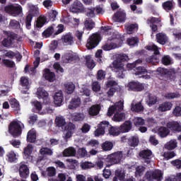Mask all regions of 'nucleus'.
Returning <instances> with one entry per match:
<instances>
[{
    "mask_svg": "<svg viewBox=\"0 0 181 181\" xmlns=\"http://www.w3.org/2000/svg\"><path fill=\"white\" fill-rule=\"evenodd\" d=\"M114 146V144H112L110 141H105L102 144V148L103 151H111Z\"/></svg>",
    "mask_w": 181,
    "mask_h": 181,
    "instance_id": "obj_54",
    "label": "nucleus"
},
{
    "mask_svg": "<svg viewBox=\"0 0 181 181\" xmlns=\"http://www.w3.org/2000/svg\"><path fill=\"white\" fill-rule=\"evenodd\" d=\"M145 178L148 181H162L163 180V171L160 170H153L147 171Z\"/></svg>",
    "mask_w": 181,
    "mask_h": 181,
    "instance_id": "obj_5",
    "label": "nucleus"
},
{
    "mask_svg": "<svg viewBox=\"0 0 181 181\" xmlns=\"http://www.w3.org/2000/svg\"><path fill=\"white\" fill-rule=\"evenodd\" d=\"M122 152L117 151L116 153H112L107 156V160L112 165H115L117 163H119L121 160H122L123 158Z\"/></svg>",
    "mask_w": 181,
    "mask_h": 181,
    "instance_id": "obj_7",
    "label": "nucleus"
},
{
    "mask_svg": "<svg viewBox=\"0 0 181 181\" xmlns=\"http://www.w3.org/2000/svg\"><path fill=\"white\" fill-rule=\"evenodd\" d=\"M47 175L49 177H53V176H56V168L54 167H49L47 168Z\"/></svg>",
    "mask_w": 181,
    "mask_h": 181,
    "instance_id": "obj_61",
    "label": "nucleus"
},
{
    "mask_svg": "<svg viewBox=\"0 0 181 181\" xmlns=\"http://www.w3.org/2000/svg\"><path fill=\"white\" fill-rule=\"evenodd\" d=\"M173 107V104L170 102H164L159 105L158 110L160 112H165L166 111H170Z\"/></svg>",
    "mask_w": 181,
    "mask_h": 181,
    "instance_id": "obj_20",
    "label": "nucleus"
},
{
    "mask_svg": "<svg viewBox=\"0 0 181 181\" xmlns=\"http://www.w3.org/2000/svg\"><path fill=\"white\" fill-rule=\"evenodd\" d=\"M167 128L173 132H181V124L178 122H169L167 123Z\"/></svg>",
    "mask_w": 181,
    "mask_h": 181,
    "instance_id": "obj_17",
    "label": "nucleus"
},
{
    "mask_svg": "<svg viewBox=\"0 0 181 181\" xmlns=\"http://www.w3.org/2000/svg\"><path fill=\"white\" fill-rule=\"evenodd\" d=\"M148 25H153V23H160V20L158 18L151 17L147 20Z\"/></svg>",
    "mask_w": 181,
    "mask_h": 181,
    "instance_id": "obj_64",
    "label": "nucleus"
},
{
    "mask_svg": "<svg viewBox=\"0 0 181 181\" xmlns=\"http://www.w3.org/2000/svg\"><path fill=\"white\" fill-rule=\"evenodd\" d=\"M7 160L8 162H10L11 163L16 162V160H18V155H16L13 151H10L7 154Z\"/></svg>",
    "mask_w": 181,
    "mask_h": 181,
    "instance_id": "obj_40",
    "label": "nucleus"
},
{
    "mask_svg": "<svg viewBox=\"0 0 181 181\" xmlns=\"http://www.w3.org/2000/svg\"><path fill=\"white\" fill-rule=\"evenodd\" d=\"M62 40L66 46H71L74 43V37L73 34L69 33L62 37Z\"/></svg>",
    "mask_w": 181,
    "mask_h": 181,
    "instance_id": "obj_16",
    "label": "nucleus"
},
{
    "mask_svg": "<svg viewBox=\"0 0 181 181\" xmlns=\"http://www.w3.org/2000/svg\"><path fill=\"white\" fill-rule=\"evenodd\" d=\"M122 110H124V102L120 100L109 107L107 115L108 117H111L115 114L113 121H115L116 122H121V121H124V119H125V113L121 112Z\"/></svg>",
    "mask_w": 181,
    "mask_h": 181,
    "instance_id": "obj_1",
    "label": "nucleus"
},
{
    "mask_svg": "<svg viewBox=\"0 0 181 181\" xmlns=\"http://www.w3.org/2000/svg\"><path fill=\"white\" fill-rule=\"evenodd\" d=\"M54 103L57 107L62 105V103H63V92H62V90L55 93L54 96Z\"/></svg>",
    "mask_w": 181,
    "mask_h": 181,
    "instance_id": "obj_24",
    "label": "nucleus"
},
{
    "mask_svg": "<svg viewBox=\"0 0 181 181\" xmlns=\"http://www.w3.org/2000/svg\"><path fill=\"white\" fill-rule=\"evenodd\" d=\"M81 105V99L80 98H72L68 107L69 110H76L78 108V106Z\"/></svg>",
    "mask_w": 181,
    "mask_h": 181,
    "instance_id": "obj_23",
    "label": "nucleus"
},
{
    "mask_svg": "<svg viewBox=\"0 0 181 181\" xmlns=\"http://www.w3.org/2000/svg\"><path fill=\"white\" fill-rule=\"evenodd\" d=\"M55 124L57 127L59 128H63L66 125V119L63 116H57L55 119Z\"/></svg>",
    "mask_w": 181,
    "mask_h": 181,
    "instance_id": "obj_38",
    "label": "nucleus"
},
{
    "mask_svg": "<svg viewBox=\"0 0 181 181\" xmlns=\"http://www.w3.org/2000/svg\"><path fill=\"white\" fill-rule=\"evenodd\" d=\"M18 38V35L16 34H9L7 38H5L2 41V45L4 47H11L13 43H15V40Z\"/></svg>",
    "mask_w": 181,
    "mask_h": 181,
    "instance_id": "obj_12",
    "label": "nucleus"
},
{
    "mask_svg": "<svg viewBox=\"0 0 181 181\" xmlns=\"http://www.w3.org/2000/svg\"><path fill=\"white\" fill-rule=\"evenodd\" d=\"M33 152V145L28 144L26 147L24 148L23 153L25 156L27 158H29L32 155V153Z\"/></svg>",
    "mask_w": 181,
    "mask_h": 181,
    "instance_id": "obj_41",
    "label": "nucleus"
},
{
    "mask_svg": "<svg viewBox=\"0 0 181 181\" xmlns=\"http://www.w3.org/2000/svg\"><path fill=\"white\" fill-rule=\"evenodd\" d=\"M25 128L23 123L18 120H14L11 122L8 127V132L13 136H19L22 134V129Z\"/></svg>",
    "mask_w": 181,
    "mask_h": 181,
    "instance_id": "obj_4",
    "label": "nucleus"
},
{
    "mask_svg": "<svg viewBox=\"0 0 181 181\" xmlns=\"http://www.w3.org/2000/svg\"><path fill=\"white\" fill-rule=\"evenodd\" d=\"M164 148L168 149V151H173L177 148V141L176 139H172L170 141H168L165 145Z\"/></svg>",
    "mask_w": 181,
    "mask_h": 181,
    "instance_id": "obj_26",
    "label": "nucleus"
},
{
    "mask_svg": "<svg viewBox=\"0 0 181 181\" xmlns=\"http://www.w3.org/2000/svg\"><path fill=\"white\" fill-rule=\"evenodd\" d=\"M140 158H142V159H147L149 160L152 158V151L149 149L142 150L139 153Z\"/></svg>",
    "mask_w": 181,
    "mask_h": 181,
    "instance_id": "obj_33",
    "label": "nucleus"
},
{
    "mask_svg": "<svg viewBox=\"0 0 181 181\" xmlns=\"http://www.w3.org/2000/svg\"><path fill=\"white\" fill-rule=\"evenodd\" d=\"M9 26L12 29H21V23L16 20H11Z\"/></svg>",
    "mask_w": 181,
    "mask_h": 181,
    "instance_id": "obj_51",
    "label": "nucleus"
},
{
    "mask_svg": "<svg viewBox=\"0 0 181 181\" xmlns=\"http://www.w3.org/2000/svg\"><path fill=\"white\" fill-rule=\"evenodd\" d=\"M158 134L161 138H166L170 134V130L168 127H160L158 129Z\"/></svg>",
    "mask_w": 181,
    "mask_h": 181,
    "instance_id": "obj_28",
    "label": "nucleus"
},
{
    "mask_svg": "<svg viewBox=\"0 0 181 181\" xmlns=\"http://www.w3.org/2000/svg\"><path fill=\"white\" fill-rule=\"evenodd\" d=\"M13 9H15V5L11 4L5 7V12H6V13H9V15H11V16H14V15L18 13V12H13Z\"/></svg>",
    "mask_w": 181,
    "mask_h": 181,
    "instance_id": "obj_48",
    "label": "nucleus"
},
{
    "mask_svg": "<svg viewBox=\"0 0 181 181\" xmlns=\"http://www.w3.org/2000/svg\"><path fill=\"white\" fill-rule=\"evenodd\" d=\"M134 124L136 127H141L145 125V120L141 117H136L134 119Z\"/></svg>",
    "mask_w": 181,
    "mask_h": 181,
    "instance_id": "obj_58",
    "label": "nucleus"
},
{
    "mask_svg": "<svg viewBox=\"0 0 181 181\" xmlns=\"http://www.w3.org/2000/svg\"><path fill=\"white\" fill-rule=\"evenodd\" d=\"M62 153H63V156L66 157L76 156V153H77V151H76L75 148L69 147L65 150H64Z\"/></svg>",
    "mask_w": 181,
    "mask_h": 181,
    "instance_id": "obj_31",
    "label": "nucleus"
},
{
    "mask_svg": "<svg viewBox=\"0 0 181 181\" xmlns=\"http://www.w3.org/2000/svg\"><path fill=\"white\" fill-rule=\"evenodd\" d=\"M47 20H46V17L43 16H40L36 22V26L37 28H42V26H43V25H45V23H46Z\"/></svg>",
    "mask_w": 181,
    "mask_h": 181,
    "instance_id": "obj_50",
    "label": "nucleus"
},
{
    "mask_svg": "<svg viewBox=\"0 0 181 181\" xmlns=\"http://www.w3.org/2000/svg\"><path fill=\"white\" fill-rule=\"evenodd\" d=\"M28 142H35L36 141V130L32 129L28 132L27 134Z\"/></svg>",
    "mask_w": 181,
    "mask_h": 181,
    "instance_id": "obj_36",
    "label": "nucleus"
},
{
    "mask_svg": "<svg viewBox=\"0 0 181 181\" xmlns=\"http://www.w3.org/2000/svg\"><path fill=\"white\" fill-rule=\"evenodd\" d=\"M54 32V28H53V26H50L43 32V35L45 37H49L51 35L53 34Z\"/></svg>",
    "mask_w": 181,
    "mask_h": 181,
    "instance_id": "obj_60",
    "label": "nucleus"
},
{
    "mask_svg": "<svg viewBox=\"0 0 181 181\" xmlns=\"http://www.w3.org/2000/svg\"><path fill=\"white\" fill-rule=\"evenodd\" d=\"M101 29L105 36H109V37H116L114 35H119L117 33L114 32V30L112 29L110 26H103L101 27Z\"/></svg>",
    "mask_w": 181,
    "mask_h": 181,
    "instance_id": "obj_21",
    "label": "nucleus"
},
{
    "mask_svg": "<svg viewBox=\"0 0 181 181\" xmlns=\"http://www.w3.org/2000/svg\"><path fill=\"white\" fill-rule=\"evenodd\" d=\"M166 160H169V159H172L176 156V153L175 151H166L164 152L162 155Z\"/></svg>",
    "mask_w": 181,
    "mask_h": 181,
    "instance_id": "obj_49",
    "label": "nucleus"
},
{
    "mask_svg": "<svg viewBox=\"0 0 181 181\" xmlns=\"http://www.w3.org/2000/svg\"><path fill=\"white\" fill-rule=\"evenodd\" d=\"M128 57L125 54H119L117 56V59L113 61L110 65V68L112 71L118 73V71H122L124 70V64H122V60H127Z\"/></svg>",
    "mask_w": 181,
    "mask_h": 181,
    "instance_id": "obj_3",
    "label": "nucleus"
},
{
    "mask_svg": "<svg viewBox=\"0 0 181 181\" xmlns=\"http://www.w3.org/2000/svg\"><path fill=\"white\" fill-rule=\"evenodd\" d=\"M109 134H110V135H113V136H118V135L121 134V130L119 129V128L112 127H110L109 130Z\"/></svg>",
    "mask_w": 181,
    "mask_h": 181,
    "instance_id": "obj_53",
    "label": "nucleus"
},
{
    "mask_svg": "<svg viewBox=\"0 0 181 181\" xmlns=\"http://www.w3.org/2000/svg\"><path fill=\"white\" fill-rule=\"evenodd\" d=\"M110 127V122L107 121H103L99 124V128H98L95 132V136H100V135H104L105 134V129Z\"/></svg>",
    "mask_w": 181,
    "mask_h": 181,
    "instance_id": "obj_11",
    "label": "nucleus"
},
{
    "mask_svg": "<svg viewBox=\"0 0 181 181\" xmlns=\"http://www.w3.org/2000/svg\"><path fill=\"white\" fill-rule=\"evenodd\" d=\"M115 37H109L108 40L103 49L107 52L108 50H113V49H118L122 46V38L119 35H113Z\"/></svg>",
    "mask_w": 181,
    "mask_h": 181,
    "instance_id": "obj_2",
    "label": "nucleus"
},
{
    "mask_svg": "<svg viewBox=\"0 0 181 181\" xmlns=\"http://www.w3.org/2000/svg\"><path fill=\"white\" fill-rule=\"evenodd\" d=\"M19 175L22 179H26V177L29 176V167H28L23 162L20 163Z\"/></svg>",
    "mask_w": 181,
    "mask_h": 181,
    "instance_id": "obj_14",
    "label": "nucleus"
},
{
    "mask_svg": "<svg viewBox=\"0 0 181 181\" xmlns=\"http://www.w3.org/2000/svg\"><path fill=\"white\" fill-rule=\"evenodd\" d=\"M166 100H174V98H179L180 97V94L177 92L176 93H168L164 95Z\"/></svg>",
    "mask_w": 181,
    "mask_h": 181,
    "instance_id": "obj_47",
    "label": "nucleus"
},
{
    "mask_svg": "<svg viewBox=\"0 0 181 181\" xmlns=\"http://www.w3.org/2000/svg\"><path fill=\"white\" fill-rule=\"evenodd\" d=\"M69 10L73 13H78L84 11V6L80 1H76L71 5Z\"/></svg>",
    "mask_w": 181,
    "mask_h": 181,
    "instance_id": "obj_13",
    "label": "nucleus"
},
{
    "mask_svg": "<svg viewBox=\"0 0 181 181\" xmlns=\"http://www.w3.org/2000/svg\"><path fill=\"white\" fill-rule=\"evenodd\" d=\"M128 141L129 145L133 148L139 145V137L138 136H132L129 138Z\"/></svg>",
    "mask_w": 181,
    "mask_h": 181,
    "instance_id": "obj_35",
    "label": "nucleus"
},
{
    "mask_svg": "<svg viewBox=\"0 0 181 181\" xmlns=\"http://www.w3.org/2000/svg\"><path fill=\"white\" fill-rule=\"evenodd\" d=\"M125 19H127V14L123 10L117 11L112 18L114 22H124Z\"/></svg>",
    "mask_w": 181,
    "mask_h": 181,
    "instance_id": "obj_18",
    "label": "nucleus"
},
{
    "mask_svg": "<svg viewBox=\"0 0 181 181\" xmlns=\"http://www.w3.org/2000/svg\"><path fill=\"white\" fill-rule=\"evenodd\" d=\"M127 87L130 91H143V90H145V86H144V83L138 81L129 82Z\"/></svg>",
    "mask_w": 181,
    "mask_h": 181,
    "instance_id": "obj_9",
    "label": "nucleus"
},
{
    "mask_svg": "<svg viewBox=\"0 0 181 181\" xmlns=\"http://www.w3.org/2000/svg\"><path fill=\"white\" fill-rule=\"evenodd\" d=\"M74 121H83L86 116L83 113H76L73 115Z\"/></svg>",
    "mask_w": 181,
    "mask_h": 181,
    "instance_id": "obj_62",
    "label": "nucleus"
},
{
    "mask_svg": "<svg viewBox=\"0 0 181 181\" xmlns=\"http://www.w3.org/2000/svg\"><path fill=\"white\" fill-rule=\"evenodd\" d=\"M115 177L119 179V180H124V179H125V171L117 170L115 172Z\"/></svg>",
    "mask_w": 181,
    "mask_h": 181,
    "instance_id": "obj_59",
    "label": "nucleus"
},
{
    "mask_svg": "<svg viewBox=\"0 0 181 181\" xmlns=\"http://www.w3.org/2000/svg\"><path fill=\"white\" fill-rule=\"evenodd\" d=\"M74 129H76V125L73 123H69L65 127V132L64 138L65 139H69V138H71V135H73V132H74Z\"/></svg>",
    "mask_w": 181,
    "mask_h": 181,
    "instance_id": "obj_15",
    "label": "nucleus"
},
{
    "mask_svg": "<svg viewBox=\"0 0 181 181\" xmlns=\"http://www.w3.org/2000/svg\"><path fill=\"white\" fill-rule=\"evenodd\" d=\"M132 111H135V112H141V111H144V106L141 103H139L134 105V102L132 103Z\"/></svg>",
    "mask_w": 181,
    "mask_h": 181,
    "instance_id": "obj_46",
    "label": "nucleus"
},
{
    "mask_svg": "<svg viewBox=\"0 0 181 181\" xmlns=\"http://www.w3.org/2000/svg\"><path fill=\"white\" fill-rule=\"evenodd\" d=\"M62 59L64 63H71L74 60H79L78 55L73 51H67L63 56Z\"/></svg>",
    "mask_w": 181,
    "mask_h": 181,
    "instance_id": "obj_8",
    "label": "nucleus"
},
{
    "mask_svg": "<svg viewBox=\"0 0 181 181\" xmlns=\"http://www.w3.org/2000/svg\"><path fill=\"white\" fill-rule=\"evenodd\" d=\"M20 83L23 87H25L28 90L30 88L29 79L26 76L21 77Z\"/></svg>",
    "mask_w": 181,
    "mask_h": 181,
    "instance_id": "obj_52",
    "label": "nucleus"
},
{
    "mask_svg": "<svg viewBox=\"0 0 181 181\" xmlns=\"http://www.w3.org/2000/svg\"><path fill=\"white\" fill-rule=\"evenodd\" d=\"M146 169V168L142 165H139L138 167H136V172H135L136 177H141V176H142V175H144V173H145Z\"/></svg>",
    "mask_w": 181,
    "mask_h": 181,
    "instance_id": "obj_45",
    "label": "nucleus"
},
{
    "mask_svg": "<svg viewBox=\"0 0 181 181\" xmlns=\"http://www.w3.org/2000/svg\"><path fill=\"white\" fill-rule=\"evenodd\" d=\"M100 111H101V105H94L89 108L88 114L91 117H95L100 114Z\"/></svg>",
    "mask_w": 181,
    "mask_h": 181,
    "instance_id": "obj_22",
    "label": "nucleus"
},
{
    "mask_svg": "<svg viewBox=\"0 0 181 181\" xmlns=\"http://www.w3.org/2000/svg\"><path fill=\"white\" fill-rule=\"evenodd\" d=\"M173 115L174 117H181V107L175 106L173 110Z\"/></svg>",
    "mask_w": 181,
    "mask_h": 181,
    "instance_id": "obj_63",
    "label": "nucleus"
},
{
    "mask_svg": "<svg viewBox=\"0 0 181 181\" xmlns=\"http://www.w3.org/2000/svg\"><path fill=\"white\" fill-rule=\"evenodd\" d=\"M44 77L46 78V80H48V81H50L51 83H53V81L56 80V75H54V73L51 72L49 69H45Z\"/></svg>",
    "mask_w": 181,
    "mask_h": 181,
    "instance_id": "obj_27",
    "label": "nucleus"
},
{
    "mask_svg": "<svg viewBox=\"0 0 181 181\" xmlns=\"http://www.w3.org/2000/svg\"><path fill=\"white\" fill-rule=\"evenodd\" d=\"M65 91L67 94H73L76 89V86L72 82H67L64 83Z\"/></svg>",
    "mask_w": 181,
    "mask_h": 181,
    "instance_id": "obj_34",
    "label": "nucleus"
},
{
    "mask_svg": "<svg viewBox=\"0 0 181 181\" xmlns=\"http://www.w3.org/2000/svg\"><path fill=\"white\" fill-rule=\"evenodd\" d=\"M162 6L166 12H169V11H172L175 8V1L173 0L165 1L163 3Z\"/></svg>",
    "mask_w": 181,
    "mask_h": 181,
    "instance_id": "obj_29",
    "label": "nucleus"
},
{
    "mask_svg": "<svg viewBox=\"0 0 181 181\" xmlns=\"http://www.w3.org/2000/svg\"><path fill=\"white\" fill-rule=\"evenodd\" d=\"M147 50H151V52H154V54H159V47L154 44L150 45L146 47Z\"/></svg>",
    "mask_w": 181,
    "mask_h": 181,
    "instance_id": "obj_55",
    "label": "nucleus"
},
{
    "mask_svg": "<svg viewBox=\"0 0 181 181\" xmlns=\"http://www.w3.org/2000/svg\"><path fill=\"white\" fill-rule=\"evenodd\" d=\"M100 43V35L93 34L87 41L86 47L88 49H94L96 46H98Z\"/></svg>",
    "mask_w": 181,
    "mask_h": 181,
    "instance_id": "obj_6",
    "label": "nucleus"
},
{
    "mask_svg": "<svg viewBox=\"0 0 181 181\" xmlns=\"http://www.w3.org/2000/svg\"><path fill=\"white\" fill-rule=\"evenodd\" d=\"M86 66L88 69H94L95 67V64L94 60L91 58V56L88 55L86 57Z\"/></svg>",
    "mask_w": 181,
    "mask_h": 181,
    "instance_id": "obj_44",
    "label": "nucleus"
},
{
    "mask_svg": "<svg viewBox=\"0 0 181 181\" xmlns=\"http://www.w3.org/2000/svg\"><path fill=\"white\" fill-rule=\"evenodd\" d=\"M40 153L41 155H48L49 156H52V155H53V151L49 148H42L40 150Z\"/></svg>",
    "mask_w": 181,
    "mask_h": 181,
    "instance_id": "obj_56",
    "label": "nucleus"
},
{
    "mask_svg": "<svg viewBox=\"0 0 181 181\" xmlns=\"http://www.w3.org/2000/svg\"><path fill=\"white\" fill-rule=\"evenodd\" d=\"M162 63L165 64V66H169L172 64V58L169 55H165L162 58Z\"/></svg>",
    "mask_w": 181,
    "mask_h": 181,
    "instance_id": "obj_57",
    "label": "nucleus"
},
{
    "mask_svg": "<svg viewBox=\"0 0 181 181\" xmlns=\"http://www.w3.org/2000/svg\"><path fill=\"white\" fill-rule=\"evenodd\" d=\"M125 28L129 35H132V33H135V32L138 31V25L136 23L126 24Z\"/></svg>",
    "mask_w": 181,
    "mask_h": 181,
    "instance_id": "obj_30",
    "label": "nucleus"
},
{
    "mask_svg": "<svg viewBox=\"0 0 181 181\" xmlns=\"http://www.w3.org/2000/svg\"><path fill=\"white\" fill-rule=\"evenodd\" d=\"M84 26L87 30H91L95 26V23L93 20L88 18L85 21Z\"/></svg>",
    "mask_w": 181,
    "mask_h": 181,
    "instance_id": "obj_42",
    "label": "nucleus"
},
{
    "mask_svg": "<svg viewBox=\"0 0 181 181\" xmlns=\"http://www.w3.org/2000/svg\"><path fill=\"white\" fill-rule=\"evenodd\" d=\"M135 73L134 74L136 76H139V78L142 77L143 78H150L151 77L149 76L145 75L148 73V71H146V69L142 66H139L136 68V70H134Z\"/></svg>",
    "mask_w": 181,
    "mask_h": 181,
    "instance_id": "obj_19",
    "label": "nucleus"
},
{
    "mask_svg": "<svg viewBox=\"0 0 181 181\" xmlns=\"http://www.w3.org/2000/svg\"><path fill=\"white\" fill-rule=\"evenodd\" d=\"M39 14V8L36 6L30 5V10L28 16H30L33 18V16H36Z\"/></svg>",
    "mask_w": 181,
    "mask_h": 181,
    "instance_id": "obj_39",
    "label": "nucleus"
},
{
    "mask_svg": "<svg viewBox=\"0 0 181 181\" xmlns=\"http://www.w3.org/2000/svg\"><path fill=\"white\" fill-rule=\"evenodd\" d=\"M132 128V124L131 123V122L127 121L120 126L119 130H120V132L125 133L131 131Z\"/></svg>",
    "mask_w": 181,
    "mask_h": 181,
    "instance_id": "obj_32",
    "label": "nucleus"
},
{
    "mask_svg": "<svg viewBox=\"0 0 181 181\" xmlns=\"http://www.w3.org/2000/svg\"><path fill=\"white\" fill-rule=\"evenodd\" d=\"M156 40L160 45H166L168 43V36L163 33H159L156 35Z\"/></svg>",
    "mask_w": 181,
    "mask_h": 181,
    "instance_id": "obj_25",
    "label": "nucleus"
},
{
    "mask_svg": "<svg viewBox=\"0 0 181 181\" xmlns=\"http://www.w3.org/2000/svg\"><path fill=\"white\" fill-rule=\"evenodd\" d=\"M36 95L38 98H42L44 100V104H49L50 103L49 93L43 88H38L36 92Z\"/></svg>",
    "mask_w": 181,
    "mask_h": 181,
    "instance_id": "obj_10",
    "label": "nucleus"
},
{
    "mask_svg": "<svg viewBox=\"0 0 181 181\" xmlns=\"http://www.w3.org/2000/svg\"><path fill=\"white\" fill-rule=\"evenodd\" d=\"M127 42L129 46L134 47V46H136V45H138V43L139 42V40L138 39V37H132L130 38H127Z\"/></svg>",
    "mask_w": 181,
    "mask_h": 181,
    "instance_id": "obj_43",
    "label": "nucleus"
},
{
    "mask_svg": "<svg viewBox=\"0 0 181 181\" xmlns=\"http://www.w3.org/2000/svg\"><path fill=\"white\" fill-rule=\"evenodd\" d=\"M146 103L148 104L149 107H151V105H155V103H158V98L153 94L148 93L146 98Z\"/></svg>",
    "mask_w": 181,
    "mask_h": 181,
    "instance_id": "obj_37",
    "label": "nucleus"
}]
</instances>
